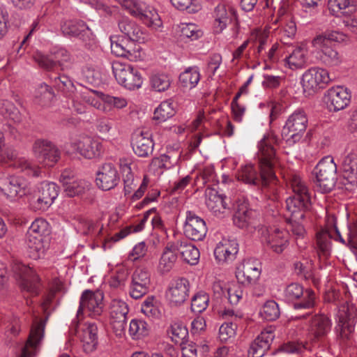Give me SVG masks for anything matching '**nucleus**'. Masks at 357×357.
<instances>
[{
  "mask_svg": "<svg viewBox=\"0 0 357 357\" xmlns=\"http://www.w3.org/2000/svg\"><path fill=\"white\" fill-rule=\"evenodd\" d=\"M273 138H264L259 144V173L253 165L243 167L237 174V178L244 183L256 186L269 199H278V179L275 169L279 167L275 150L273 146Z\"/></svg>",
  "mask_w": 357,
  "mask_h": 357,
  "instance_id": "1",
  "label": "nucleus"
},
{
  "mask_svg": "<svg viewBox=\"0 0 357 357\" xmlns=\"http://www.w3.org/2000/svg\"><path fill=\"white\" fill-rule=\"evenodd\" d=\"M290 185L294 195L286 200V208L290 213L289 222L294 234L303 236L305 229L302 221L310 218L312 203L308 188L301 177L293 175L290 179Z\"/></svg>",
  "mask_w": 357,
  "mask_h": 357,
  "instance_id": "2",
  "label": "nucleus"
},
{
  "mask_svg": "<svg viewBox=\"0 0 357 357\" xmlns=\"http://www.w3.org/2000/svg\"><path fill=\"white\" fill-rule=\"evenodd\" d=\"M338 323L335 327L337 342L342 349L354 344V332L356 324V309L349 303L341 305L338 312Z\"/></svg>",
  "mask_w": 357,
  "mask_h": 357,
  "instance_id": "3",
  "label": "nucleus"
},
{
  "mask_svg": "<svg viewBox=\"0 0 357 357\" xmlns=\"http://www.w3.org/2000/svg\"><path fill=\"white\" fill-rule=\"evenodd\" d=\"M61 31L65 36L77 38L81 40L84 47L89 50L95 51L98 47L92 31L82 20L63 21L61 23Z\"/></svg>",
  "mask_w": 357,
  "mask_h": 357,
  "instance_id": "4",
  "label": "nucleus"
},
{
  "mask_svg": "<svg viewBox=\"0 0 357 357\" xmlns=\"http://www.w3.org/2000/svg\"><path fill=\"white\" fill-rule=\"evenodd\" d=\"M337 166L333 157L328 155L322 158L313 170L317 185L322 192H329L335 186Z\"/></svg>",
  "mask_w": 357,
  "mask_h": 357,
  "instance_id": "5",
  "label": "nucleus"
},
{
  "mask_svg": "<svg viewBox=\"0 0 357 357\" xmlns=\"http://www.w3.org/2000/svg\"><path fill=\"white\" fill-rule=\"evenodd\" d=\"M257 232L263 246L275 253H282L289 245V235L284 229L259 226Z\"/></svg>",
  "mask_w": 357,
  "mask_h": 357,
  "instance_id": "6",
  "label": "nucleus"
},
{
  "mask_svg": "<svg viewBox=\"0 0 357 357\" xmlns=\"http://www.w3.org/2000/svg\"><path fill=\"white\" fill-rule=\"evenodd\" d=\"M307 117L304 110L294 111L286 121L282 135L289 145L299 142L307 126Z\"/></svg>",
  "mask_w": 357,
  "mask_h": 357,
  "instance_id": "7",
  "label": "nucleus"
},
{
  "mask_svg": "<svg viewBox=\"0 0 357 357\" xmlns=\"http://www.w3.org/2000/svg\"><path fill=\"white\" fill-rule=\"evenodd\" d=\"M113 74L119 84L129 90L141 87L143 80L137 69L119 61L112 63Z\"/></svg>",
  "mask_w": 357,
  "mask_h": 357,
  "instance_id": "8",
  "label": "nucleus"
},
{
  "mask_svg": "<svg viewBox=\"0 0 357 357\" xmlns=\"http://www.w3.org/2000/svg\"><path fill=\"white\" fill-rule=\"evenodd\" d=\"M10 268L13 275L20 280L22 290L31 295L38 294L39 278L32 268L20 261H13Z\"/></svg>",
  "mask_w": 357,
  "mask_h": 357,
  "instance_id": "9",
  "label": "nucleus"
},
{
  "mask_svg": "<svg viewBox=\"0 0 357 357\" xmlns=\"http://www.w3.org/2000/svg\"><path fill=\"white\" fill-rule=\"evenodd\" d=\"M285 298L289 301L301 298L299 302L294 304V307L298 309H312L315 305L316 295L314 291L307 289L296 282L289 284L284 290Z\"/></svg>",
  "mask_w": 357,
  "mask_h": 357,
  "instance_id": "10",
  "label": "nucleus"
},
{
  "mask_svg": "<svg viewBox=\"0 0 357 357\" xmlns=\"http://www.w3.org/2000/svg\"><path fill=\"white\" fill-rule=\"evenodd\" d=\"M261 265L256 259L249 258L243 260L236 268V278L244 286L255 285L261 275Z\"/></svg>",
  "mask_w": 357,
  "mask_h": 357,
  "instance_id": "11",
  "label": "nucleus"
},
{
  "mask_svg": "<svg viewBox=\"0 0 357 357\" xmlns=\"http://www.w3.org/2000/svg\"><path fill=\"white\" fill-rule=\"evenodd\" d=\"M45 319L35 317L30 330L29 337L22 349L20 357H35L44 337Z\"/></svg>",
  "mask_w": 357,
  "mask_h": 357,
  "instance_id": "12",
  "label": "nucleus"
},
{
  "mask_svg": "<svg viewBox=\"0 0 357 357\" xmlns=\"http://www.w3.org/2000/svg\"><path fill=\"white\" fill-rule=\"evenodd\" d=\"M33 151L38 162L45 166L52 167L61 157V151L57 146L47 139L36 140L33 145Z\"/></svg>",
  "mask_w": 357,
  "mask_h": 357,
  "instance_id": "13",
  "label": "nucleus"
},
{
  "mask_svg": "<svg viewBox=\"0 0 357 357\" xmlns=\"http://www.w3.org/2000/svg\"><path fill=\"white\" fill-rule=\"evenodd\" d=\"M103 298L104 295L101 291H93L89 289L84 291L80 298L77 315L85 312H87L89 316L94 317L100 315L103 312Z\"/></svg>",
  "mask_w": 357,
  "mask_h": 357,
  "instance_id": "14",
  "label": "nucleus"
},
{
  "mask_svg": "<svg viewBox=\"0 0 357 357\" xmlns=\"http://www.w3.org/2000/svg\"><path fill=\"white\" fill-rule=\"evenodd\" d=\"M330 81L328 72L326 69L314 67L304 73L301 84L304 91L310 94L324 88Z\"/></svg>",
  "mask_w": 357,
  "mask_h": 357,
  "instance_id": "15",
  "label": "nucleus"
},
{
  "mask_svg": "<svg viewBox=\"0 0 357 357\" xmlns=\"http://www.w3.org/2000/svg\"><path fill=\"white\" fill-rule=\"evenodd\" d=\"M151 286V273L146 268L138 267L131 275L129 295L139 299L146 294Z\"/></svg>",
  "mask_w": 357,
  "mask_h": 357,
  "instance_id": "16",
  "label": "nucleus"
},
{
  "mask_svg": "<svg viewBox=\"0 0 357 357\" xmlns=\"http://www.w3.org/2000/svg\"><path fill=\"white\" fill-rule=\"evenodd\" d=\"M129 308L121 300L114 299L109 306L110 324L117 336L121 337L125 332Z\"/></svg>",
  "mask_w": 357,
  "mask_h": 357,
  "instance_id": "17",
  "label": "nucleus"
},
{
  "mask_svg": "<svg viewBox=\"0 0 357 357\" xmlns=\"http://www.w3.org/2000/svg\"><path fill=\"white\" fill-rule=\"evenodd\" d=\"M190 283L185 278H178L172 281L166 292V297L172 306H180L189 296Z\"/></svg>",
  "mask_w": 357,
  "mask_h": 357,
  "instance_id": "18",
  "label": "nucleus"
},
{
  "mask_svg": "<svg viewBox=\"0 0 357 357\" xmlns=\"http://www.w3.org/2000/svg\"><path fill=\"white\" fill-rule=\"evenodd\" d=\"M26 188V183L22 177L14 175L0 177V191L11 201L24 195Z\"/></svg>",
  "mask_w": 357,
  "mask_h": 357,
  "instance_id": "19",
  "label": "nucleus"
},
{
  "mask_svg": "<svg viewBox=\"0 0 357 357\" xmlns=\"http://www.w3.org/2000/svg\"><path fill=\"white\" fill-rule=\"evenodd\" d=\"M208 228L206 222L194 212L188 211L184 225V234L192 241H202L205 238Z\"/></svg>",
  "mask_w": 357,
  "mask_h": 357,
  "instance_id": "20",
  "label": "nucleus"
},
{
  "mask_svg": "<svg viewBox=\"0 0 357 357\" xmlns=\"http://www.w3.org/2000/svg\"><path fill=\"white\" fill-rule=\"evenodd\" d=\"M97 186L102 190L114 189L120 182L118 170L112 163L102 165L96 173Z\"/></svg>",
  "mask_w": 357,
  "mask_h": 357,
  "instance_id": "21",
  "label": "nucleus"
},
{
  "mask_svg": "<svg viewBox=\"0 0 357 357\" xmlns=\"http://www.w3.org/2000/svg\"><path fill=\"white\" fill-rule=\"evenodd\" d=\"M351 93L344 86H337L329 89L326 94V102L330 111L344 109L350 102Z\"/></svg>",
  "mask_w": 357,
  "mask_h": 357,
  "instance_id": "22",
  "label": "nucleus"
},
{
  "mask_svg": "<svg viewBox=\"0 0 357 357\" xmlns=\"http://www.w3.org/2000/svg\"><path fill=\"white\" fill-rule=\"evenodd\" d=\"M131 145L135 155L147 158L153 151L154 142L148 131H136L132 136Z\"/></svg>",
  "mask_w": 357,
  "mask_h": 357,
  "instance_id": "23",
  "label": "nucleus"
},
{
  "mask_svg": "<svg viewBox=\"0 0 357 357\" xmlns=\"http://www.w3.org/2000/svg\"><path fill=\"white\" fill-rule=\"evenodd\" d=\"M229 199L224 195L219 194L214 189L206 191V204L208 209L217 217H223L230 209L227 201Z\"/></svg>",
  "mask_w": 357,
  "mask_h": 357,
  "instance_id": "24",
  "label": "nucleus"
},
{
  "mask_svg": "<svg viewBox=\"0 0 357 357\" xmlns=\"http://www.w3.org/2000/svg\"><path fill=\"white\" fill-rule=\"evenodd\" d=\"M238 244L235 239H222L214 250V256L219 264L229 263L235 259Z\"/></svg>",
  "mask_w": 357,
  "mask_h": 357,
  "instance_id": "25",
  "label": "nucleus"
},
{
  "mask_svg": "<svg viewBox=\"0 0 357 357\" xmlns=\"http://www.w3.org/2000/svg\"><path fill=\"white\" fill-rule=\"evenodd\" d=\"M171 247L180 253L181 258L188 264L195 265L199 259V251L189 240L182 238L175 241H172Z\"/></svg>",
  "mask_w": 357,
  "mask_h": 357,
  "instance_id": "26",
  "label": "nucleus"
},
{
  "mask_svg": "<svg viewBox=\"0 0 357 357\" xmlns=\"http://www.w3.org/2000/svg\"><path fill=\"white\" fill-rule=\"evenodd\" d=\"M118 28L130 41L144 43L146 40V34L142 27L128 17H121L118 20Z\"/></svg>",
  "mask_w": 357,
  "mask_h": 357,
  "instance_id": "27",
  "label": "nucleus"
},
{
  "mask_svg": "<svg viewBox=\"0 0 357 357\" xmlns=\"http://www.w3.org/2000/svg\"><path fill=\"white\" fill-rule=\"evenodd\" d=\"M274 337L275 335L271 330L266 329L261 331L251 343L248 355L251 357H263L269 350Z\"/></svg>",
  "mask_w": 357,
  "mask_h": 357,
  "instance_id": "28",
  "label": "nucleus"
},
{
  "mask_svg": "<svg viewBox=\"0 0 357 357\" xmlns=\"http://www.w3.org/2000/svg\"><path fill=\"white\" fill-rule=\"evenodd\" d=\"M60 182L67 196L73 197L84 194L89 190L90 183L84 179L74 180L63 172L60 176Z\"/></svg>",
  "mask_w": 357,
  "mask_h": 357,
  "instance_id": "29",
  "label": "nucleus"
},
{
  "mask_svg": "<svg viewBox=\"0 0 357 357\" xmlns=\"http://www.w3.org/2000/svg\"><path fill=\"white\" fill-rule=\"evenodd\" d=\"M98 326L94 323H86L84 325L79 338L85 353H92L97 349L98 344Z\"/></svg>",
  "mask_w": 357,
  "mask_h": 357,
  "instance_id": "30",
  "label": "nucleus"
},
{
  "mask_svg": "<svg viewBox=\"0 0 357 357\" xmlns=\"http://www.w3.org/2000/svg\"><path fill=\"white\" fill-rule=\"evenodd\" d=\"M76 149L85 158L92 159L98 157L102 152V144L90 137H84L75 143Z\"/></svg>",
  "mask_w": 357,
  "mask_h": 357,
  "instance_id": "31",
  "label": "nucleus"
},
{
  "mask_svg": "<svg viewBox=\"0 0 357 357\" xmlns=\"http://www.w3.org/2000/svg\"><path fill=\"white\" fill-rule=\"evenodd\" d=\"M214 27L216 32H221L229 23L234 22L237 24V16L235 10L229 8L227 9L225 5L220 4L216 6L214 11Z\"/></svg>",
  "mask_w": 357,
  "mask_h": 357,
  "instance_id": "32",
  "label": "nucleus"
},
{
  "mask_svg": "<svg viewBox=\"0 0 357 357\" xmlns=\"http://www.w3.org/2000/svg\"><path fill=\"white\" fill-rule=\"evenodd\" d=\"M343 177L352 186L357 185V153L349 152L342 160Z\"/></svg>",
  "mask_w": 357,
  "mask_h": 357,
  "instance_id": "33",
  "label": "nucleus"
},
{
  "mask_svg": "<svg viewBox=\"0 0 357 357\" xmlns=\"http://www.w3.org/2000/svg\"><path fill=\"white\" fill-rule=\"evenodd\" d=\"M254 211L249 209L247 204H238L234 215V224L241 229H251L255 228Z\"/></svg>",
  "mask_w": 357,
  "mask_h": 357,
  "instance_id": "34",
  "label": "nucleus"
},
{
  "mask_svg": "<svg viewBox=\"0 0 357 357\" xmlns=\"http://www.w3.org/2000/svg\"><path fill=\"white\" fill-rule=\"evenodd\" d=\"M320 49L319 57L320 61L328 66H337L342 61V56L337 50L328 44H321L319 46H314Z\"/></svg>",
  "mask_w": 357,
  "mask_h": 357,
  "instance_id": "35",
  "label": "nucleus"
},
{
  "mask_svg": "<svg viewBox=\"0 0 357 357\" xmlns=\"http://www.w3.org/2000/svg\"><path fill=\"white\" fill-rule=\"evenodd\" d=\"M44 238V237L26 233V244L29 257L38 259L44 255L45 251Z\"/></svg>",
  "mask_w": 357,
  "mask_h": 357,
  "instance_id": "36",
  "label": "nucleus"
},
{
  "mask_svg": "<svg viewBox=\"0 0 357 357\" xmlns=\"http://www.w3.org/2000/svg\"><path fill=\"white\" fill-rule=\"evenodd\" d=\"M171 245H173L172 243L169 242L160 259L158 270L162 274L169 272L177 259L176 250L173 249Z\"/></svg>",
  "mask_w": 357,
  "mask_h": 357,
  "instance_id": "37",
  "label": "nucleus"
},
{
  "mask_svg": "<svg viewBox=\"0 0 357 357\" xmlns=\"http://www.w3.org/2000/svg\"><path fill=\"white\" fill-rule=\"evenodd\" d=\"M331 320L324 314L316 315L313 317L310 328L311 332L317 339L324 337L331 330Z\"/></svg>",
  "mask_w": 357,
  "mask_h": 357,
  "instance_id": "38",
  "label": "nucleus"
},
{
  "mask_svg": "<svg viewBox=\"0 0 357 357\" xmlns=\"http://www.w3.org/2000/svg\"><path fill=\"white\" fill-rule=\"evenodd\" d=\"M132 162L128 159L122 158L119 160V166L122 174L124 183L125 195L130 194L136 185L134 183V174L131 169Z\"/></svg>",
  "mask_w": 357,
  "mask_h": 357,
  "instance_id": "39",
  "label": "nucleus"
},
{
  "mask_svg": "<svg viewBox=\"0 0 357 357\" xmlns=\"http://www.w3.org/2000/svg\"><path fill=\"white\" fill-rule=\"evenodd\" d=\"M333 238L332 231L328 229L322 230L317 234V253L319 257L327 258L331 252V239Z\"/></svg>",
  "mask_w": 357,
  "mask_h": 357,
  "instance_id": "40",
  "label": "nucleus"
},
{
  "mask_svg": "<svg viewBox=\"0 0 357 357\" xmlns=\"http://www.w3.org/2000/svg\"><path fill=\"white\" fill-rule=\"evenodd\" d=\"M307 50L303 47H297L284 59L285 65L290 69L302 68L306 63Z\"/></svg>",
  "mask_w": 357,
  "mask_h": 357,
  "instance_id": "41",
  "label": "nucleus"
},
{
  "mask_svg": "<svg viewBox=\"0 0 357 357\" xmlns=\"http://www.w3.org/2000/svg\"><path fill=\"white\" fill-rule=\"evenodd\" d=\"M144 8L140 11L139 19L146 25L153 29H157L162 26V21L157 10L152 6L144 3Z\"/></svg>",
  "mask_w": 357,
  "mask_h": 357,
  "instance_id": "42",
  "label": "nucleus"
},
{
  "mask_svg": "<svg viewBox=\"0 0 357 357\" xmlns=\"http://www.w3.org/2000/svg\"><path fill=\"white\" fill-rule=\"evenodd\" d=\"M200 73L197 66L189 67L179 76L181 84L185 88H195L200 80Z\"/></svg>",
  "mask_w": 357,
  "mask_h": 357,
  "instance_id": "43",
  "label": "nucleus"
},
{
  "mask_svg": "<svg viewBox=\"0 0 357 357\" xmlns=\"http://www.w3.org/2000/svg\"><path fill=\"white\" fill-rule=\"evenodd\" d=\"M176 113L174 102L171 100L162 102L155 109L153 119L159 123L165 122Z\"/></svg>",
  "mask_w": 357,
  "mask_h": 357,
  "instance_id": "44",
  "label": "nucleus"
},
{
  "mask_svg": "<svg viewBox=\"0 0 357 357\" xmlns=\"http://www.w3.org/2000/svg\"><path fill=\"white\" fill-rule=\"evenodd\" d=\"M346 39V35L335 31H326L321 35L315 37L312 41L313 46H319L321 44L330 45L331 42L341 43Z\"/></svg>",
  "mask_w": 357,
  "mask_h": 357,
  "instance_id": "45",
  "label": "nucleus"
},
{
  "mask_svg": "<svg viewBox=\"0 0 357 357\" xmlns=\"http://www.w3.org/2000/svg\"><path fill=\"white\" fill-rule=\"evenodd\" d=\"M149 332V325L142 319H132L129 326V334L133 340H139Z\"/></svg>",
  "mask_w": 357,
  "mask_h": 357,
  "instance_id": "46",
  "label": "nucleus"
},
{
  "mask_svg": "<svg viewBox=\"0 0 357 357\" xmlns=\"http://www.w3.org/2000/svg\"><path fill=\"white\" fill-rule=\"evenodd\" d=\"M0 113L14 122H20L22 119L19 109L12 102L7 100H0Z\"/></svg>",
  "mask_w": 357,
  "mask_h": 357,
  "instance_id": "47",
  "label": "nucleus"
},
{
  "mask_svg": "<svg viewBox=\"0 0 357 357\" xmlns=\"http://www.w3.org/2000/svg\"><path fill=\"white\" fill-rule=\"evenodd\" d=\"M58 187L52 182H43L38 188L37 192L45 199L50 206L58 196Z\"/></svg>",
  "mask_w": 357,
  "mask_h": 357,
  "instance_id": "48",
  "label": "nucleus"
},
{
  "mask_svg": "<svg viewBox=\"0 0 357 357\" xmlns=\"http://www.w3.org/2000/svg\"><path fill=\"white\" fill-rule=\"evenodd\" d=\"M241 283H233L229 284L225 289L221 288L222 294L228 299L229 303L232 305H237L243 297V291Z\"/></svg>",
  "mask_w": 357,
  "mask_h": 357,
  "instance_id": "49",
  "label": "nucleus"
},
{
  "mask_svg": "<svg viewBox=\"0 0 357 357\" xmlns=\"http://www.w3.org/2000/svg\"><path fill=\"white\" fill-rule=\"evenodd\" d=\"M168 334L175 344L181 345L187 342L188 331L181 323H174L171 325L168 330Z\"/></svg>",
  "mask_w": 357,
  "mask_h": 357,
  "instance_id": "50",
  "label": "nucleus"
},
{
  "mask_svg": "<svg viewBox=\"0 0 357 357\" xmlns=\"http://www.w3.org/2000/svg\"><path fill=\"white\" fill-rule=\"evenodd\" d=\"M208 303V294L202 291H199L192 297L191 311L194 313L200 314L207 308Z\"/></svg>",
  "mask_w": 357,
  "mask_h": 357,
  "instance_id": "51",
  "label": "nucleus"
},
{
  "mask_svg": "<svg viewBox=\"0 0 357 357\" xmlns=\"http://www.w3.org/2000/svg\"><path fill=\"white\" fill-rule=\"evenodd\" d=\"M52 56L54 57L56 66H59L61 70H65L71 66L73 60L70 53L64 48H54L51 52Z\"/></svg>",
  "mask_w": 357,
  "mask_h": 357,
  "instance_id": "52",
  "label": "nucleus"
},
{
  "mask_svg": "<svg viewBox=\"0 0 357 357\" xmlns=\"http://www.w3.org/2000/svg\"><path fill=\"white\" fill-rule=\"evenodd\" d=\"M259 314L264 319L272 321L276 320L280 317V312L278 303L271 300L264 304Z\"/></svg>",
  "mask_w": 357,
  "mask_h": 357,
  "instance_id": "53",
  "label": "nucleus"
},
{
  "mask_svg": "<svg viewBox=\"0 0 357 357\" xmlns=\"http://www.w3.org/2000/svg\"><path fill=\"white\" fill-rule=\"evenodd\" d=\"M294 268L295 273L305 280H308L309 278H312L314 264L311 260L304 259L303 261H296L294 264Z\"/></svg>",
  "mask_w": 357,
  "mask_h": 357,
  "instance_id": "54",
  "label": "nucleus"
},
{
  "mask_svg": "<svg viewBox=\"0 0 357 357\" xmlns=\"http://www.w3.org/2000/svg\"><path fill=\"white\" fill-rule=\"evenodd\" d=\"M170 77L164 73H157L151 77V87L158 92L167 91L171 85Z\"/></svg>",
  "mask_w": 357,
  "mask_h": 357,
  "instance_id": "55",
  "label": "nucleus"
},
{
  "mask_svg": "<svg viewBox=\"0 0 357 357\" xmlns=\"http://www.w3.org/2000/svg\"><path fill=\"white\" fill-rule=\"evenodd\" d=\"M54 98L52 89L46 84H41L36 92V100L42 106L48 105Z\"/></svg>",
  "mask_w": 357,
  "mask_h": 357,
  "instance_id": "56",
  "label": "nucleus"
},
{
  "mask_svg": "<svg viewBox=\"0 0 357 357\" xmlns=\"http://www.w3.org/2000/svg\"><path fill=\"white\" fill-rule=\"evenodd\" d=\"M26 233L45 238L49 233V224L43 218H36L31 223Z\"/></svg>",
  "mask_w": 357,
  "mask_h": 357,
  "instance_id": "57",
  "label": "nucleus"
},
{
  "mask_svg": "<svg viewBox=\"0 0 357 357\" xmlns=\"http://www.w3.org/2000/svg\"><path fill=\"white\" fill-rule=\"evenodd\" d=\"M131 15L139 18L142 8H144V2L137 0H116Z\"/></svg>",
  "mask_w": 357,
  "mask_h": 357,
  "instance_id": "58",
  "label": "nucleus"
},
{
  "mask_svg": "<svg viewBox=\"0 0 357 357\" xmlns=\"http://www.w3.org/2000/svg\"><path fill=\"white\" fill-rule=\"evenodd\" d=\"M172 5L181 10H187L195 13L201 9V5L197 0H170Z\"/></svg>",
  "mask_w": 357,
  "mask_h": 357,
  "instance_id": "59",
  "label": "nucleus"
},
{
  "mask_svg": "<svg viewBox=\"0 0 357 357\" xmlns=\"http://www.w3.org/2000/svg\"><path fill=\"white\" fill-rule=\"evenodd\" d=\"M328 6L333 15L346 8H348V13H351L356 10V6L351 4L349 0H328Z\"/></svg>",
  "mask_w": 357,
  "mask_h": 357,
  "instance_id": "60",
  "label": "nucleus"
},
{
  "mask_svg": "<svg viewBox=\"0 0 357 357\" xmlns=\"http://www.w3.org/2000/svg\"><path fill=\"white\" fill-rule=\"evenodd\" d=\"M128 275V272L127 269L124 268H118L109 279V286L114 289L124 286Z\"/></svg>",
  "mask_w": 357,
  "mask_h": 357,
  "instance_id": "61",
  "label": "nucleus"
},
{
  "mask_svg": "<svg viewBox=\"0 0 357 357\" xmlns=\"http://www.w3.org/2000/svg\"><path fill=\"white\" fill-rule=\"evenodd\" d=\"M237 328V324L234 321H226L223 323L219 329V339L221 342H227L229 339L234 337Z\"/></svg>",
  "mask_w": 357,
  "mask_h": 357,
  "instance_id": "62",
  "label": "nucleus"
},
{
  "mask_svg": "<svg viewBox=\"0 0 357 357\" xmlns=\"http://www.w3.org/2000/svg\"><path fill=\"white\" fill-rule=\"evenodd\" d=\"M181 36L183 38H190L191 40H195L202 36V31L195 24H182L181 26Z\"/></svg>",
  "mask_w": 357,
  "mask_h": 357,
  "instance_id": "63",
  "label": "nucleus"
},
{
  "mask_svg": "<svg viewBox=\"0 0 357 357\" xmlns=\"http://www.w3.org/2000/svg\"><path fill=\"white\" fill-rule=\"evenodd\" d=\"M15 167L20 169L21 171H26L28 175L34 177L40 176L41 170L37 166H33L31 164L24 158H20L14 162Z\"/></svg>",
  "mask_w": 357,
  "mask_h": 357,
  "instance_id": "64",
  "label": "nucleus"
}]
</instances>
